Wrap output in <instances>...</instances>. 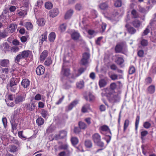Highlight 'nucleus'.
Segmentation results:
<instances>
[{
  "label": "nucleus",
  "instance_id": "1",
  "mask_svg": "<svg viewBox=\"0 0 156 156\" xmlns=\"http://www.w3.org/2000/svg\"><path fill=\"white\" fill-rule=\"evenodd\" d=\"M110 89L106 90V97L111 103H114L119 101L120 96L118 93L115 92H111L109 91Z\"/></svg>",
  "mask_w": 156,
  "mask_h": 156
},
{
  "label": "nucleus",
  "instance_id": "2",
  "mask_svg": "<svg viewBox=\"0 0 156 156\" xmlns=\"http://www.w3.org/2000/svg\"><path fill=\"white\" fill-rule=\"evenodd\" d=\"M32 54L31 51L28 50H24L18 55L15 58V62L19 63L20 60L29 57Z\"/></svg>",
  "mask_w": 156,
  "mask_h": 156
},
{
  "label": "nucleus",
  "instance_id": "3",
  "mask_svg": "<svg viewBox=\"0 0 156 156\" xmlns=\"http://www.w3.org/2000/svg\"><path fill=\"white\" fill-rule=\"evenodd\" d=\"M26 94L25 92H22L19 94L16 95L14 98V101L17 104L20 105L25 99Z\"/></svg>",
  "mask_w": 156,
  "mask_h": 156
},
{
  "label": "nucleus",
  "instance_id": "4",
  "mask_svg": "<svg viewBox=\"0 0 156 156\" xmlns=\"http://www.w3.org/2000/svg\"><path fill=\"white\" fill-rule=\"evenodd\" d=\"M92 138L94 142L98 146L103 147L104 146V143L101 141V136L98 133L94 134L92 136Z\"/></svg>",
  "mask_w": 156,
  "mask_h": 156
},
{
  "label": "nucleus",
  "instance_id": "5",
  "mask_svg": "<svg viewBox=\"0 0 156 156\" xmlns=\"http://www.w3.org/2000/svg\"><path fill=\"white\" fill-rule=\"evenodd\" d=\"M90 58V54L87 52H85L83 54V57L80 62L81 65L86 66L88 63V60Z\"/></svg>",
  "mask_w": 156,
  "mask_h": 156
},
{
  "label": "nucleus",
  "instance_id": "6",
  "mask_svg": "<svg viewBox=\"0 0 156 156\" xmlns=\"http://www.w3.org/2000/svg\"><path fill=\"white\" fill-rule=\"evenodd\" d=\"M69 33L70 34L72 38L74 41L78 40L80 36V34L75 30L70 31Z\"/></svg>",
  "mask_w": 156,
  "mask_h": 156
},
{
  "label": "nucleus",
  "instance_id": "7",
  "mask_svg": "<svg viewBox=\"0 0 156 156\" xmlns=\"http://www.w3.org/2000/svg\"><path fill=\"white\" fill-rule=\"evenodd\" d=\"M59 13V11L58 9L55 8L49 11L48 15L51 17H54L57 16Z\"/></svg>",
  "mask_w": 156,
  "mask_h": 156
},
{
  "label": "nucleus",
  "instance_id": "8",
  "mask_svg": "<svg viewBox=\"0 0 156 156\" xmlns=\"http://www.w3.org/2000/svg\"><path fill=\"white\" fill-rule=\"evenodd\" d=\"M17 28V25L16 24L12 23L7 27V30L9 33H12L15 31Z\"/></svg>",
  "mask_w": 156,
  "mask_h": 156
},
{
  "label": "nucleus",
  "instance_id": "9",
  "mask_svg": "<svg viewBox=\"0 0 156 156\" xmlns=\"http://www.w3.org/2000/svg\"><path fill=\"white\" fill-rule=\"evenodd\" d=\"M44 68L43 66H39L36 68V71L38 75H41L44 73Z\"/></svg>",
  "mask_w": 156,
  "mask_h": 156
},
{
  "label": "nucleus",
  "instance_id": "10",
  "mask_svg": "<svg viewBox=\"0 0 156 156\" xmlns=\"http://www.w3.org/2000/svg\"><path fill=\"white\" fill-rule=\"evenodd\" d=\"M61 74L64 76L68 77L70 74V70L68 68H64V66L63 65Z\"/></svg>",
  "mask_w": 156,
  "mask_h": 156
},
{
  "label": "nucleus",
  "instance_id": "11",
  "mask_svg": "<svg viewBox=\"0 0 156 156\" xmlns=\"http://www.w3.org/2000/svg\"><path fill=\"white\" fill-rule=\"evenodd\" d=\"M9 64V60L7 59L0 60V66L4 67H8Z\"/></svg>",
  "mask_w": 156,
  "mask_h": 156
},
{
  "label": "nucleus",
  "instance_id": "12",
  "mask_svg": "<svg viewBox=\"0 0 156 156\" xmlns=\"http://www.w3.org/2000/svg\"><path fill=\"white\" fill-rule=\"evenodd\" d=\"M35 107L36 105L33 101H31L30 104H27L26 105L27 110L29 111L34 110Z\"/></svg>",
  "mask_w": 156,
  "mask_h": 156
},
{
  "label": "nucleus",
  "instance_id": "13",
  "mask_svg": "<svg viewBox=\"0 0 156 156\" xmlns=\"http://www.w3.org/2000/svg\"><path fill=\"white\" fill-rule=\"evenodd\" d=\"M30 81L27 79L23 80L21 83V85L24 88H27L30 85Z\"/></svg>",
  "mask_w": 156,
  "mask_h": 156
},
{
  "label": "nucleus",
  "instance_id": "14",
  "mask_svg": "<svg viewBox=\"0 0 156 156\" xmlns=\"http://www.w3.org/2000/svg\"><path fill=\"white\" fill-rule=\"evenodd\" d=\"M66 132L64 130H62L60 132L59 134L56 135L55 137L57 139H62L66 136Z\"/></svg>",
  "mask_w": 156,
  "mask_h": 156
},
{
  "label": "nucleus",
  "instance_id": "15",
  "mask_svg": "<svg viewBox=\"0 0 156 156\" xmlns=\"http://www.w3.org/2000/svg\"><path fill=\"white\" fill-rule=\"evenodd\" d=\"M79 101L78 100H76L72 101L68 106V110H71L73 108L75 107L76 105L78 103Z\"/></svg>",
  "mask_w": 156,
  "mask_h": 156
},
{
  "label": "nucleus",
  "instance_id": "16",
  "mask_svg": "<svg viewBox=\"0 0 156 156\" xmlns=\"http://www.w3.org/2000/svg\"><path fill=\"white\" fill-rule=\"evenodd\" d=\"M48 51L47 50H44L41 53L40 57L41 61H44L48 56Z\"/></svg>",
  "mask_w": 156,
  "mask_h": 156
},
{
  "label": "nucleus",
  "instance_id": "17",
  "mask_svg": "<svg viewBox=\"0 0 156 156\" xmlns=\"http://www.w3.org/2000/svg\"><path fill=\"white\" fill-rule=\"evenodd\" d=\"M73 11L72 9H70L68 10L66 13L65 16V18L66 19H67L70 18L72 16L73 13Z\"/></svg>",
  "mask_w": 156,
  "mask_h": 156
},
{
  "label": "nucleus",
  "instance_id": "18",
  "mask_svg": "<svg viewBox=\"0 0 156 156\" xmlns=\"http://www.w3.org/2000/svg\"><path fill=\"white\" fill-rule=\"evenodd\" d=\"M108 5L107 2H103L99 5L100 9L102 10H106L108 8Z\"/></svg>",
  "mask_w": 156,
  "mask_h": 156
},
{
  "label": "nucleus",
  "instance_id": "19",
  "mask_svg": "<svg viewBox=\"0 0 156 156\" xmlns=\"http://www.w3.org/2000/svg\"><path fill=\"white\" fill-rule=\"evenodd\" d=\"M100 129L103 131H108L111 135H112V133L110 129H109L108 126L106 125H104L101 126L100 127Z\"/></svg>",
  "mask_w": 156,
  "mask_h": 156
},
{
  "label": "nucleus",
  "instance_id": "20",
  "mask_svg": "<svg viewBox=\"0 0 156 156\" xmlns=\"http://www.w3.org/2000/svg\"><path fill=\"white\" fill-rule=\"evenodd\" d=\"M45 23L44 19L42 18L38 19L37 21V24L39 26H43Z\"/></svg>",
  "mask_w": 156,
  "mask_h": 156
},
{
  "label": "nucleus",
  "instance_id": "21",
  "mask_svg": "<svg viewBox=\"0 0 156 156\" xmlns=\"http://www.w3.org/2000/svg\"><path fill=\"white\" fill-rule=\"evenodd\" d=\"M9 45L6 42L3 43L0 46L1 49L4 51L7 50L9 49Z\"/></svg>",
  "mask_w": 156,
  "mask_h": 156
},
{
  "label": "nucleus",
  "instance_id": "22",
  "mask_svg": "<svg viewBox=\"0 0 156 156\" xmlns=\"http://www.w3.org/2000/svg\"><path fill=\"white\" fill-rule=\"evenodd\" d=\"M47 34L46 32H44V34H42L41 36L40 37V41L41 42V44L44 41H46L47 39Z\"/></svg>",
  "mask_w": 156,
  "mask_h": 156
},
{
  "label": "nucleus",
  "instance_id": "23",
  "mask_svg": "<svg viewBox=\"0 0 156 156\" xmlns=\"http://www.w3.org/2000/svg\"><path fill=\"white\" fill-rule=\"evenodd\" d=\"M115 62L118 64L120 65L124 63V60L122 57H119L117 58Z\"/></svg>",
  "mask_w": 156,
  "mask_h": 156
},
{
  "label": "nucleus",
  "instance_id": "24",
  "mask_svg": "<svg viewBox=\"0 0 156 156\" xmlns=\"http://www.w3.org/2000/svg\"><path fill=\"white\" fill-rule=\"evenodd\" d=\"M55 38V34L53 32L51 33L48 36V39L50 42H53Z\"/></svg>",
  "mask_w": 156,
  "mask_h": 156
},
{
  "label": "nucleus",
  "instance_id": "25",
  "mask_svg": "<svg viewBox=\"0 0 156 156\" xmlns=\"http://www.w3.org/2000/svg\"><path fill=\"white\" fill-rule=\"evenodd\" d=\"M147 90L148 93L151 94H153L155 91V87L154 85H151L148 87Z\"/></svg>",
  "mask_w": 156,
  "mask_h": 156
},
{
  "label": "nucleus",
  "instance_id": "26",
  "mask_svg": "<svg viewBox=\"0 0 156 156\" xmlns=\"http://www.w3.org/2000/svg\"><path fill=\"white\" fill-rule=\"evenodd\" d=\"M133 25L136 28H139L141 24L140 22L137 20H135L132 22Z\"/></svg>",
  "mask_w": 156,
  "mask_h": 156
},
{
  "label": "nucleus",
  "instance_id": "27",
  "mask_svg": "<svg viewBox=\"0 0 156 156\" xmlns=\"http://www.w3.org/2000/svg\"><path fill=\"white\" fill-rule=\"evenodd\" d=\"M107 82L106 80L104 79H101L99 82V85L100 88L104 87L106 85Z\"/></svg>",
  "mask_w": 156,
  "mask_h": 156
},
{
  "label": "nucleus",
  "instance_id": "28",
  "mask_svg": "<svg viewBox=\"0 0 156 156\" xmlns=\"http://www.w3.org/2000/svg\"><path fill=\"white\" fill-rule=\"evenodd\" d=\"M16 81L15 79L14 78H12L10 81L9 83L7 85V87L16 85L17 82Z\"/></svg>",
  "mask_w": 156,
  "mask_h": 156
},
{
  "label": "nucleus",
  "instance_id": "29",
  "mask_svg": "<svg viewBox=\"0 0 156 156\" xmlns=\"http://www.w3.org/2000/svg\"><path fill=\"white\" fill-rule=\"evenodd\" d=\"M122 49V46L119 44H117L115 48V51L116 53H120L121 52Z\"/></svg>",
  "mask_w": 156,
  "mask_h": 156
},
{
  "label": "nucleus",
  "instance_id": "30",
  "mask_svg": "<svg viewBox=\"0 0 156 156\" xmlns=\"http://www.w3.org/2000/svg\"><path fill=\"white\" fill-rule=\"evenodd\" d=\"M132 17L136 18L139 17V15L138 13L135 9L132 10L131 12Z\"/></svg>",
  "mask_w": 156,
  "mask_h": 156
},
{
  "label": "nucleus",
  "instance_id": "31",
  "mask_svg": "<svg viewBox=\"0 0 156 156\" xmlns=\"http://www.w3.org/2000/svg\"><path fill=\"white\" fill-rule=\"evenodd\" d=\"M76 86L79 89H81L84 87V82L82 80L76 83Z\"/></svg>",
  "mask_w": 156,
  "mask_h": 156
},
{
  "label": "nucleus",
  "instance_id": "32",
  "mask_svg": "<svg viewBox=\"0 0 156 156\" xmlns=\"http://www.w3.org/2000/svg\"><path fill=\"white\" fill-rule=\"evenodd\" d=\"M85 145L86 147L90 148L92 147V144L90 140H87L85 141Z\"/></svg>",
  "mask_w": 156,
  "mask_h": 156
},
{
  "label": "nucleus",
  "instance_id": "33",
  "mask_svg": "<svg viewBox=\"0 0 156 156\" xmlns=\"http://www.w3.org/2000/svg\"><path fill=\"white\" fill-rule=\"evenodd\" d=\"M9 151L11 152H15L18 151V148L15 145H11L10 147Z\"/></svg>",
  "mask_w": 156,
  "mask_h": 156
},
{
  "label": "nucleus",
  "instance_id": "34",
  "mask_svg": "<svg viewBox=\"0 0 156 156\" xmlns=\"http://www.w3.org/2000/svg\"><path fill=\"white\" fill-rule=\"evenodd\" d=\"M12 43L15 46L19 45V47L21 48L23 46V44L16 39H14L12 41Z\"/></svg>",
  "mask_w": 156,
  "mask_h": 156
},
{
  "label": "nucleus",
  "instance_id": "35",
  "mask_svg": "<svg viewBox=\"0 0 156 156\" xmlns=\"http://www.w3.org/2000/svg\"><path fill=\"white\" fill-rule=\"evenodd\" d=\"M116 87V85L115 83H111L110 85V88H107V89H109V91L111 92H114V90Z\"/></svg>",
  "mask_w": 156,
  "mask_h": 156
},
{
  "label": "nucleus",
  "instance_id": "36",
  "mask_svg": "<svg viewBox=\"0 0 156 156\" xmlns=\"http://www.w3.org/2000/svg\"><path fill=\"white\" fill-rule=\"evenodd\" d=\"M90 105L89 104H86L84 105L82 108V112L83 113L86 112L87 110L90 109Z\"/></svg>",
  "mask_w": 156,
  "mask_h": 156
},
{
  "label": "nucleus",
  "instance_id": "37",
  "mask_svg": "<svg viewBox=\"0 0 156 156\" xmlns=\"http://www.w3.org/2000/svg\"><path fill=\"white\" fill-rule=\"evenodd\" d=\"M44 122V119L41 117L38 118L36 120V123L38 126L42 125Z\"/></svg>",
  "mask_w": 156,
  "mask_h": 156
},
{
  "label": "nucleus",
  "instance_id": "38",
  "mask_svg": "<svg viewBox=\"0 0 156 156\" xmlns=\"http://www.w3.org/2000/svg\"><path fill=\"white\" fill-rule=\"evenodd\" d=\"M7 36V32L5 30L3 31H0V39L5 38Z\"/></svg>",
  "mask_w": 156,
  "mask_h": 156
},
{
  "label": "nucleus",
  "instance_id": "39",
  "mask_svg": "<svg viewBox=\"0 0 156 156\" xmlns=\"http://www.w3.org/2000/svg\"><path fill=\"white\" fill-rule=\"evenodd\" d=\"M114 5L116 7H120L121 6L122 2L121 0H117L114 2Z\"/></svg>",
  "mask_w": 156,
  "mask_h": 156
},
{
  "label": "nucleus",
  "instance_id": "40",
  "mask_svg": "<svg viewBox=\"0 0 156 156\" xmlns=\"http://www.w3.org/2000/svg\"><path fill=\"white\" fill-rule=\"evenodd\" d=\"M128 32L131 34L135 33L136 32V30L133 27H130L127 29Z\"/></svg>",
  "mask_w": 156,
  "mask_h": 156
},
{
  "label": "nucleus",
  "instance_id": "41",
  "mask_svg": "<svg viewBox=\"0 0 156 156\" xmlns=\"http://www.w3.org/2000/svg\"><path fill=\"white\" fill-rule=\"evenodd\" d=\"M52 63V60L51 58L48 57L44 62V64L47 66H49Z\"/></svg>",
  "mask_w": 156,
  "mask_h": 156
},
{
  "label": "nucleus",
  "instance_id": "42",
  "mask_svg": "<svg viewBox=\"0 0 156 156\" xmlns=\"http://www.w3.org/2000/svg\"><path fill=\"white\" fill-rule=\"evenodd\" d=\"M45 6L46 8L48 9H50L52 7V3L49 2H47L45 4Z\"/></svg>",
  "mask_w": 156,
  "mask_h": 156
},
{
  "label": "nucleus",
  "instance_id": "43",
  "mask_svg": "<svg viewBox=\"0 0 156 156\" xmlns=\"http://www.w3.org/2000/svg\"><path fill=\"white\" fill-rule=\"evenodd\" d=\"M71 141L73 145H75L78 144V140L76 137H73L71 138Z\"/></svg>",
  "mask_w": 156,
  "mask_h": 156
},
{
  "label": "nucleus",
  "instance_id": "44",
  "mask_svg": "<svg viewBox=\"0 0 156 156\" xmlns=\"http://www.w3.org/2000/svg\"><path fill=\"white\" fill-rule=\"evenodd\" d=\"M25 26L27 30H30L33 28V25L32 23L29 22H27L25 25Z\"/></svg>",
  "mask_w": 156,
  "mask_h": 156
},
{
  "label": "nucleus",
  "instance_id": "45",
  "mask_svg": "<svg viewBox=\"0 0 156 156\" xmlns=\"http://www.w3.org/2000/svg\"><path fill=\"white\" fill-rule=\"evenodd\" d=\"M79 125L80 128L81 129H84L87 127L86 124L83 122H79Z\"/></svg>",
  "mask_w": 156,
  "mask_h": 156
},
{
  "label": "nucleus",
  "instance_id": "46",
  "mask_svg": "<svg viewBox=\"0 0 156 156\" xmlns=\"http://www.w3.org/2000/svg\"><path fill=\"white\" fill-rule=\"evenodd\" d=\"M75 9L78 11H80L83 9L82 5L80 3H77L75 6Z\"/></svg>",
  "mask_w": 156,
  "mask_h": 156
},
{
  "label": "nucleus",
  "instance_id": "47",
  "mask_svg": "<svg viewBox=\"0 0 156 156\" xmlns=\"http://www.w3.org/2000/svg\"><path fill=\"white\" fill-rule=\"evenodd\" d=\"M140 119V117L139 116L137 115L136 116L135 122V129L136 130H137V129L138 125L139 124Z\"/></svg>",
  "mask_w": 156,
  "mask_h": 156
},
{
  "label": "nucleus",
  "instance_id": "48",
  "mask_svg": "<svg viewBox=\"0 0 156 156\" xmlns=\"http://www.w3.org/2000/svg\"><path fill=\"white\" fill-rule=\"evenodd\" d=\"M7 89H9L11 91L15 92L17 89L16 85L10 87H7Z\"/></svg>",
  "mask_w": 156,
  "mask_h": 156
},
{
  "label": "nucleus",
  "instance_id": "49",
  "mask_svg": "<svg viewBox=\"0 0 156 156\" xmlns=\"http://www.w3.org/2000/svg\"><path fill=\"white\" fill-rule=\"evenodd\" d=\"M148 133V132L147 130H144L141 132V138L142 140L144 139V137L146 136Z\"/></svg>",
  "mask_w": 156,
  "mask_h": 156
},
{
  "label": "nucleus",
  "instance_id": "50",
  "mask_svg": "<svg viewBox=\"0 0 156 156\" xmlns=\"http://www.w3.org/2000/svg\"><path fill=\"white\" fill-rule=\"evenodd\" d=\"M41 113L42 116L45 118L48 115V112L45 109L42 110Z\"/></svg>",
  "mask_w": 156,
  "mask_h": 156
},
{
  "label": "nucleus",
  "instance_id": "51",
  "mask_svg": "<svg viewBox=\"0 0 156 156\" xmlns=\"http://www.w3.org/2000/svg\"><path fill=\"white\" fill-rule=\"evenodd\" d=\"M19 16L24 17L27 14V12L26 11L21 10L18 13Z\"/></svg>",
  "mask_w": 156,
  "mask_h": 156
},
{
  "label": "nucleus",
  "instance_id": "52",
  "mask_svg": "<svg viewBox=\"0 0 156 156\" xmlns=\"http://www.w3.org/2000/svg\"><path fill=\"white\" fill-rule=\"evenodd\" d=\"M86 70V68H84L83 67H81L78 70V74L76 76L77 77L80 75L82 73Z\"/></svg>",
  "mask_w": 156,
  "mask_h": 156
},
{
  "label": "nucleus",
  "instance_id": "53",
  "mask_svg": "<svg viewBox=\"0 0 156 156\" xmlns=\"http://www.w3.org/2000/svg\"><path fill=\"white\" fill-rule=\"evenodd\" d=\"M151 126V124L148 122H145L143 124V126L146 129L150 128Z\"/></svg>",
  "mask_w": 156,
  "mask_h": 156
},
{
  "label": "nucleus",
  "instance_id": "54",
  "mask_svg": "<svg viewBox=\"0 0 156 156\" xmlns=\"http://www.w3.org/2000/svg\"><path fill=\"white\" fill-rule=\"evenodd\" d=\"M135 71V67L133 66H131L130 67L129 73L130 74H132L134 73Z\"/></svg>",
  "mask_w": 156,
  "mask_h": 156
},
{
  "label": "nucleus",
  "instance_id": "55",
  "mask_svg": "<svg viewBox=\"0 0 156 156\" xmlns=\"http://www.w3.org/2000/svg\"><path fill=\"white\" fill-rule=\"evenodd\" d=\"M129 124V121L128 119H126L124 125V130L125 131L128 126Z\"/></svg>",
  "mask_w": 156,
  "mask_h": 156
},
{
  "label": "nucleus",
  "instance_id": "56",
  "mask_svg": "<svg viewBox=\"0 0 156 156\" xmlns=\"http://www.w3.org/2000/svg\"><path fill=\"white\" fill-rule=\"evenodd\" d=\"M11 51L15 53L19 51L20 48L17 46H13L11 48Z\"/></svg>",
  "mask_w": 156,
  "mask_h": 156
},
{
  "label": "nucleus",
  "instance_id": "57",
  "mask_svg": "<svg viewBox=\"0 0 156 156\" xmlns=\"http://www.w3.org/2000/svg\"><path fill=\"white\" fill-rule=\"evenodd\" d=\"M88 33L90 35L92 36L93 37H94L96 34V33L95 31L92 30H89L88 31Z\"/></svg>",
  "mask_w": 156,
  "mask_h": 156
},
{
  "label": "nucleus",
  "instance_id": "58",
  "mask_svg": "<svg viewBox=\"0 0 156 156\" xmlns=\"http://www.w3.org/2000/svg\"><path fill=\"white\" fill-rule=\"evenodd\" d=\"M20 109L17 108L16 110L14 112V117L15 118L18 115H19L20 114Z\"/></svg>",
  "mask_w": 156,
  "mask_h": 156
},
{
  "label": "nucleus",
  "instance_id": "59",
  "mask_svg": "<svg viewBox=\"0 0 156 156\" xmlns=\"http://www.w3.org/2000/svg\"><path fill=\"white\" fill-rule=\"evenodd\" d=\"M60 29L62 32L65 31L66 28V24H63L61 25L60 27Z\"/></svg>",
  "mask_w": 156,
  "mask_h": 156
},
{
  "label": "nucleus",
  "instance_id": "60",
  "mask_svg": "<svg viewBox=\"0 0 156 156\" xmlns=\"http://www.w3.org/2000/svg\"><path fill=\"white\" fill-rule=\"evenodd\" d=\"M88 97L89 98V100L90 101H92L94 99V96L91 93H89Z\"/></svg>",
  "mask_w": 156,
  "mask_h": 156
},
{
  "label": "nucleus",
  "instance_id": "61",
  "mask_svg": "<svg viewBox=\"0 0 156 156\" xmlns=\"http://www.w3.org/2000/svg\"><path fill=\"white\" fill-rule=\"evenodd\" d=\"M69 148V145L67 144H65L61 146V148L62 149L66 150Z\"/></svg>",
  "mask_w": 156,
  "mask_h": 156
},
{
  "label": "nucleus",
  "instance_id": "62",
  "mask_svg": "<svg viewBox=\"0 0 156 156\" xmlns=\"http://www.w3.org/2000/svg\"><path fill=\"white\" fill-rule=\"evenodd\" d=\"M141 44L143 46H146L148 44L147 41L145 39H143L141 41Z\"/></svg>",
  "mask_w": 156,
  "mask_h": 156
},
{
  "label": "nucleus",
  "instance_id": "63",
  "mask_svg": "<svg viewBox=\"0 0 156 156\" xmlns=\"http://www.w3.org/2000/svg\"><path fill=\"white\" fill-rule=\"evenodd\" d=\"M2 122L4 125V127L5 128L7 126V120L5 117L3 118L2 119Z\"/></svg>",
  "mask_w": 156,
  "mask_h": 156
},
{
  "label": "nucleus",
  "instance_id": "64",
  "mask_svg": "<svg viewBox=\"0 0 156 156\" xmlns=\"http://www.w3.org/2000/svg\"><path fill=\"white\" fill-rule=\"evenodd\" d=\"M34 99L37 101H39L41 99V95L40 94H37L35 96Z\"/></svg>",
  "mask_w": 156,
  "mask_h": 156
}]
</instances>
